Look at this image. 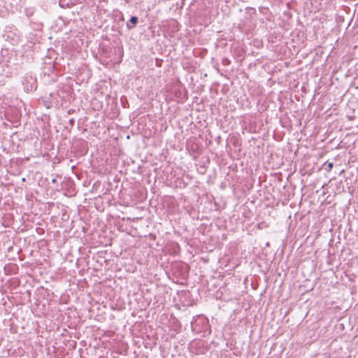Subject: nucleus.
Returning a JSON list of instances; mask_svg holds the SVG:
<instances>
[{
    "label": "nucleus",
    "instance_id": "nucleus-5",
    "mask_svg": "<svg viewBox=\"0 0 358 358\" xmlns=\"http://www.w3.org/2000/svg\"><path fill=\"white\" fill-rule=\"evenodd\" d=\"M59 5L61 7H64V0L59 1Z\"/></svg>",
    "mask_w": 358,
    "mask_h": 358
},
{
    "label": "nucleus",
    "instance_id": "nucleus-1",
    "mask_svg": "<svg viewBox=\"0 0 358 358\" xmlns=\"http://www.w3.org/2000/svg\"><path fill=\"white\" fill-rule=\"evenodd\" d=\"M50 96L52 98V101H54L57 107L62 106L64 101L66 100V96L64 95L62 96L59 93L57 94H50Z\"/></svg>",
    "mask_w": 358,
    "mask_h": 358
},
{
    "label": "nucleus",
    "instance_id": "nucleus-3",
    "mask_svg": "<svg viewBox=\"0 0 358 358\" xmlns=\"http://www.w3.org/2000/svg\"><path fill=\"white\" fill-rule=\"evenodd\" d=\"M333 166H334V164L332 162H329L327 164V168L326 169V170L328 172H329L331 170V169L333 168Z\"/></svg>",
    "mask_w": 358,
    "mask_h": 358
},
{
    "label": "nucleus",
    "instance_id": "nucleus-2",
    "mask_svg": "<svg viewBox=\"0 0 358 358\" xmlns=\"http://www.w3.org/2000/svg\"><path fill=\"white\" fill-rule=\"evenodd\" d=\"M130 22L132 24V26H129V24H127L129 29L134 27L136 24V23L138 22V17L135 16L131 17L130 19Z\"/></svg>",
    "mask_w": 358,
    "mask_h": 358
},
{
    "label": "nucleus",
    "instance_id": "nucleus-4",
    "mask_svg": "<svg viewBox=\"0 0 358 358\" xmlns=\"http://www.w3.org/2000/svg\"><path fill=\"white\" fill-rule=\"evenodd\" d=\"M45 106L48 108H50L52 106V103H50V102L45 101Z\"/></svg>",
    "mask_w": 358,
    "mask_h": 358
}]
</instances>
